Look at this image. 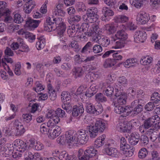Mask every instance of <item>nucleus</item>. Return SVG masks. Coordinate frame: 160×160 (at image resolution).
<instances>
[{
    "instance_id": "nucleus-1",
    "label": "nucleus",
    "mask_w": 160,
    "mask_h": 160,
    "mask_svg": "<svg viewBox=\"0 0 160 160\" xmlns=\"http://www.w3.org/2000/svg\"><path fill=\"white\" fill-rule=\"evenodd\" d=\"M145 101L142 99H138L133 101L131 103L130 106L124 107L118 104L116 101L113 102L112 106L115 107V112L117 113H123L124 116H136L141 113L143 110Z\"/></svg>"
},
{
    "instance_id": "nucleus-2",
    "label": "nucleus",
    "mask_w": 160,
    "mask_h": 160,
    "mask_svg": "<svg viewBox=\"0 0 160 160\" xmlns=\"http://www.w3.org/2000/svg\"><path fill=\"white\" fill-rule=\"evenodd\" d=\"M68 140H70L68 138L71 137L72 138V143L73 144H85L88 139V136L86 133V131L82 130L76 132L73 130H70L69 132L67 133Z\"/></svg>"
},
{
    "instance_id": "nucleus-3",
    "label": "nucleus",
    "mask_w": 160,
    "mask_h": 160,
    "mask_svg": "<svg viewBox=\"0 0 160 160\" xmlns=\"http://www.w3.org/2000/svg\"><path fill=\"white\" fill-rule=\"evenodd\" d=\"M50 18L53 24H55V25L58 35L61 37L63 35L66 28L65 25L62 21V18L54 15L52 16L51 17H50Z\"/></svg>"
},
{
    "instance_id": "nucleus-4",
    "label": "nucleus",
    "mask_w": 160,
    "mask_h": 160,
    "mask_svg": "<svg viewBox=\"0 0 160 160\" xmlns=\"http://www.w3.org/2000/svg\"><path fill=\"white\" fill-rule=\"evenodd\" d=\"M98 9L96 8L92 7L87 10L86 15H83L82 19L87 22L92 23L95 22L98 20Z\"/></svg>"
},
{
    "instance_id": "nucleus-5",
    "label": "nucleus",
    "mask_w": 160,
    "mask_h": 160,
    "mask_svg": "<svg viewBox=\"0 0 160 160\" xmlns=\"http://www.w3.org/2000/svg\"><path fill=\"white\" fill-rule=\"evenodd\" d=\"M110 143L106 144L105 148L103 150V152L106 154L112 157L117 158L119 154L116 148L111 147Z\"/></svg>"
},
{
    "instance_id": "nucleus-6",
    "label": "nucleus",
    "mask_w": 160,
    "mask_h": 160,
    "mask_svg": "<svg viewBox=\"0 0 160 160\" xmlns=\"http://www.w3.org/2000/svg\"><path fill=\"white\" fill-rule=\"evenodd\" d=\"M14 143L17 150L20 152H24L28 149V144L21 140L16 139Z\"/></svg>"
},
{
    "instance_id": "nucleus-7",
    "label": "nucleus",
    "mask_w": 160,
    "mask_h": 160,
    "mask_svg": "<svg viewBox=\"0 0 160 160\" xmlns=\"http://www.w3.org/2000/svg\"><path fill=\"white\" fill-rule=\"evenodd\" d=\"M128 38V34L125 31L123 30H120L117 32L115 36H112L111 41L115 42L117 39L122 41L126 40Z\"/></svg>"
},
{
    "instance_id": "nucleus-8",
    "label": "nucleus",
    "mask_w": 160,
    "mask_h": 160,
    "mask_svg": "<svg viewBox=\"0 0 160 160\" xmlns=\"http://www.w3.org/2000/svg\"><path fill=\"white\" fill-rule=\"evenodd\" d=\"M134 41L137 43L143 42L147 38V34L144 31H138L135 32L134 36Z\"/></svg>"
},
{
    "instance_id": "nucleus-9",
    "label": "nucleus",
    "mask_w": 160,
    "mask_h": 160,
    "mask_svg": "<svg viewBox=\"0 0 160 160\" xmlns=\"http://www.w3.org/2000/svg\"><path fill=\"white\" fill-rule=\"evenodd\" d=\"M159 124L160 122H158L155 123L154 120L152 118H149L143 121L142 126L144 127L145 129H148L150 128L154 127L155 125H156L157 127L160 126Z\"/></svg>"
},
{
    "instance_id": "nucleus-10",
    "label": "nucleus",
    "mask_w": 160,
    "mask_h": 160,
    "mask_svg": "<svg viewBox=\"0 0 160 160\" xmlns=\"http://www.w3.org/2000/svg\"><path fill=\"white\" fill-rule=\"evenodd\" d=\"M87 68V67L86 66L75 67L72 70L73 74L74 76V78H77L82 77Z\"/></svg>"
},
{
    "instance_id": "nucleus-11",
    "label": "nucleus",
    "mask_w": 160,
    "mask_h": 160,
    "mask_svg": "<svg viewBox=\"0 0 160 160\" xmlns=\"http://www.w3.org/2000/svg\"><path fill=\"white\" fill-rule=\"evenodd\" d=\"M44 30L48 32H51L56 30L55 25L51 21L50 17L47 18L44 24Z\"/></svg>"
},
{
    "instance_id": "nucleus-12",
    "label": "nucleus",
    "mask_w": 160,
    "mask_h": 160,
    "mask_svg": "<svg viewBox=\"0 0 160 160\" xmlns=\"http://www.w3.org/2000/svg\"><path fill=\"white\" fill-rule=\"evenodd\" d=\"M103 12L104 15L101 17V18L102 21L105 22L109 21L110 19V17L114 15L113 12L107 8H105L104 9H103Z\"/></svg>"
},
{
    "instance_id": "nucleus-13",
    "label": "nucleus",
    "mask_w": 160,
    "mask_h": 160,
    "mask_svg": "<svg viewBox=\"0 0 160 160\" xmlns=\"http://www.w3.org/2000/svg\"><path fill=\"white\" fill-rule=\"evenodd\" d=\"M40 22L39 20H34L28 18L26 21V27H28L30 29H34L38 26Z\"/></svg>"
},
{
    "instance_id": "nucleus-14",
    "label": "nucleus",
    "mask_w": 160,
    "mask_h": 160,
    "mask_svg": "<svg viewBox=\"0 0 160 160\" xmlns=\"http://www.w3.org/2000/svg\"><path fill=\"white\" fill-rule=\"evenodd\" d=\"M149 15L145 12H142L140 13L137 18V21H138L139 24H144L146 23L150 19Z\"/></svg>"
},
{
    "instance_id": "nucleus-15",
    "label": "nucleus",
    "mask_w": 160,
    "mask_h": 160,
    "mask_svg": "<svg viewBox=\"0 0 160 160\" xmlns=\"http://www.w3.org/2000/svg\"><path fill=\"white\" fill-rule=\"evenodd\" d=\"M139 134L137 132L132 133L130 135L128 138L130 144L132 145H135L139 143Z\"/></svg>"
},
{
    "instance_id": "nucleus-16",
    "label": "nucleus",
    "mask_w": 160,
    "mask_h": 160,
    "mask_svg": "<svg viewBox=\"0 0 160 160\" xmlns=\"http://www.w3.org/2000/svg\"><path fill=\"white\" fill-rule=\"evenodd\" d=\"M99 31L98 25L96 23L93 24L89 28V31L87 32V35L88 37H90L92 35H96L98 34Z\"/></svg>"
},
{
    "instance_id": "nucleus-17",
    "label": "nucleus",
    "mask_w": 160,
    "mask_h": 160,
    "mask_svg": "<svg viewBox=\"0 0 160 160\" xmlns=\"http://www.w3.org/2000/svg\"><path fill=\"white\" fill-rule=\"evenodd\" d=\"M58 158L60 160H75L76 158L75 156L69 155L65 151H63L61 152Z\"/></svg>"
},
{
    "instance_id": "nucleus-18",
    "label": "nucleus",
    "mask_w": 160,
    "mask_h": 160,
    "mask_svg": "<svg viewBox=\"0 0 160 160\" xmlns=\"http://www.w3.org/2000/svg\"><path fill=\"white\" fill-rule=\"evenodd\" d=\"M84 111V109L82 107L74 106L72 111V114L73 117H76L81 115Z\"/></svg>"
},
{
    "instance_id": "nucleus-19",
    "label": "nucleus",
    "mask_w": 160,
    "mask_h": 160,
    "mask_svg": "<svg viewBox=\"0 0 160 160\" xmlns=\"http://www.w3.org/2000/svg\"><path fill=\"white\" fill-rule=\"evenodd\" d=\"M69 132V130L66 132L65 133V136H61L60 137H59L57 139V142L60 144H63V143H72V138L71 137H70V138H68L70 139V140L69 142V140H68V136H67V133H68V132Z\"/></svg>"
},
{
    "instance_id": "nucleus-20",
    "label": "nucleus",
    "mask_w": 160,
    "mask_h": 160,
    "mask_svg": "<svg viewBox=\"0 0 160 160\" xmlns=\"http://www.w3.org/2000/svg\"><path fill=\"white\" fill-rule=\"evenodd\" d=\"M87 129L88 130L89 136L91 138H96L99 132L98 130L93 126H88Z\"/></svg>"
},
{
    "instance_id": "nucleus-21",
    "label": "nucleus",
    "mask_w": 160,
    "mask_h": 160,
    "mask_svg": "<svg viewBox=\"0 0 160 160\" xmlns=\"http://www.w3.org/2000/svg\"><path fill=\"white\" fill-rule=\"evenodd\" d=\"M106 136L105 135L103 134L99 137L94 142V147L99 148L102 146L105 143V139Z\"/></svg>"
},
{
    "instance_id": "nucleus-22",
    "label": "nucleus",
    "mask_w": 160,
    "mask_h": 160,
    "mask_svg": "<svg viewBox=\"0 0 160 160\" xmlns=\"http://www.w3.org/2000/svg\"><path fill=\"white\" fill-rule=\"evenodd\" d=\"M100 132L103 131L105 128V123L101 120H97L96 121L95 125L93 126Z\"/></svg>"
},
{
    "instance_id": "nucleus-23",
    "label": "nucleus",
    "mask_w": 160,
    "mask_h": 160,
    "mask_svg": "<svg viewBox=\"0 0 160 160\" xmlns=\"http://www.w3.org/2000/svg\"><path fill=\"white\" fill-rule=\"evenodd\" d=\"M84 152V154L86 156H88L89 158L95 156L98 152L97 151L95 150L93 147H89Z\"/></svg>"
},
{
    "instance_id": "nucleus-24",
    "label": "nucleus",
    "mask_w": 160,
    "mask_h": 160,
    "mask_svg": "<svg viewBox=\"0 0 160 160\" xmlns=\"http://www.w3.org/2000/svg\"><path fill=\"white\" fill-rule=\"evenodd\" d=\"M137 61H135L133 58H130L127 59L125 62H122L119 64H123L124 66L126 68H129L133 67L136 65Z\"/></svg>"
},
{
    "instance_id": "nucleus-25",
    "label": "nucleus",
    "mask_w": 160,
    "mask_h": 160,
    "mask_svg": "<svg viewBox=\"0 0 160 160\" xmlns=\"http://www.w3.org/2000/svg\"><path fill=\"white\" fill-rule=\"evenodd\" d=\"M153 61V58L148 56L142 57L140 60V63L143 65H149Z\"/></svg>"
},
{
    "instance_id": "nucleus-26",
    "label": "nucleus",
    "mask_w": 160,
    "mask_h": 160,
    "mask_svg": "<svg viewBox=\"0 0 160 160\" xmlns=\"http://www.w3.org/2000/svg\"><path fill=\"white\" fill-rule=\"evenodd\" d=\"M38 39L36 45V47L38 50H40L44 48L45 43V40L43 37V36L38 38Z\"/></svg>"
},
{
    "instance_id": "nucleus-27",
    "label": "nucleus",
    "mask_w": 160,
    "mask_h": 160,
    "mask_svg": "<svg viewBox=\"0 0 160 160\" xmlns=\"http://www.w3.org/2000/svg\"><path fill=\"white\" fill-rule=\"evenodd\" d=\"M149 142L148 138L146 135H142L139 137V143L142 146H145L147 145Z\"/></svg>"
},
{
    "instance_id": "nucleus-28",
    "label": "nucleus",
    "mask_w": 160,
    "mask_h": 160,
    "mask_svg": "<svg viewBox=\"0 0 160 160\" xmlns=\"http://www.w3.org/2000/svg\"><path fill=\"white\" fill-rule=\"evenodd\" d=\"M160 128V126L157 127L156 125L153 128H150L148 129H144L143 130V132H145V133L151 136L154 134V132L158 131Z\"/></svg>"
},
{
    "instance_id": "nucleus-29",
    "label": "nucleus",
    "mask_w": 160,
    "mask_h": 160,
    "mask_svg": "<svg viewBox=\"0 0 160 160\" xmlns=\"http://www.w3.org/2000/svg\"><path fill=\"white\" fill-rule=\"evenodd\" d=\"M114 90V89L112 86L108 85L106 88L104 90V94L107 97H111L113 95Z\"/></svg>"
},
{
    "instance_id": "nucleus-30",
    "label": "nucleus",
    "mask_w": 160,
    "mask_h": 160,
    "mask_svg": "<svg viewBox=\"0 0 160 160\" xmlns=\"http://www.w3.org/2000/svg\"><path fill=\"white\" fill-rule=\"evenodd\" d=\"M13 21L14 22L20 24L23 21V18L21 17L20 14L18 12H16L13 13Z\"/></svg>"
},
{
    "instance_id": "nucleus-31",
    "label": "nucleus",
    "mask_w": 160,
    "mask_h": 160,
    "mask_svg": "<svg viewBox=\"0 0 160 160\" xmlns=\"http://www.w3.org/2000/svg\"><path fill=\"white\" fill-rule=\"evenodd\" d=\"M97 90L95 88L91 86L86 92L85 95L88 97L90 98L96 93Z\"/></svg>"
},
{
    "instance_id": "nucleus-32",
    "label": "nucleus",
    "mask_w": 160,
    "mask_h": 160,
    "mask_svg": "<svg viewBox=\"0 0 160 160\" xmlns=\"http://www.w3.org/2000/svg\"><path fill=\"white\" fill-rule=\"evenodd\" d=\"M116 64L114 60L108 58L105 60L103 64V66L105 68H108L112 67Z\"/></svg>"
},
{
    "instance_id": "nucleus-33",
    "label": "nucleus",
    "mask_w": 160,
    "mask_h": 160,
    "mask_svg": "<svg viewBox=\"0 0 160 160\" xmlns=\"http://www.w3.org/2000/svg\"><path fill=\"white\" fill-rule=\"evenodd\" d=\"M78 157V159H76V160H89L90 159L88 156L84 154V152L82 149L79 150Z\"/></svg>"
},
{
    "instance_id": "nucleus-34",
    "label": "nucleus",
    "mask_w": 160,
    "mask_h": 160,
    "mask_svg": "<svg viewBox=\"0 0 160 160\" xmlns=\"http://www.w3.org/2000/svg\"><path fill=\"white\" fill-rule=\"evenodd\" d=\"M127 99V95L126 93H123L117 99V103L118 104L122 105L126 103Z\"/></svg>"
},
{
    "instance_id": "nucleus-35",
    "label": "nucleus",
    "mask_w": 160,
    "mask_h": 160,
    "mask_svg": "<svg viewBox=\"0 0 160 160\" xmlns=\"http://www.w3.org/2000/svg\"><path fill=\"white\" fill-rule=\"evenodd\" d=\"M7 3L4 1H0V10L1 12L7 13L10 12L9 10L7 8Z\"/></svg>"
},
{
    "instance_id": "nucleus-36",
    "label": "nucleus",
    "mask_w": 160,
    "mask_h": 160,
    "mask_svg": "<svg viewBox=\"0 0 160 160\" xmlns=\"http://www.w3.org/2000/svg\"><path fill=\"white\" fill-rule=\"evenodd\" d=\"M95 98L96 100L98 102H103L107 101V98L101 93H98L96 94Z\"/></svg>"
},
{
    "instance_id": "nucleus-37",
    "label": "nucleus",
    "mask_w": 160,
    "mask_h": 160,
    "mask_svg": "<svg viewBox=\"0 0 160 160\" xmlns=\"http://www.w3.org/2000/svg\"><path fill=\"white\" fill-rule=\"evenodd\" d=\"M120 151L125 149H129L130 148V147L129 145L127 144L126 140L125 138L122 137L120 139Z\"/></svg>"
},
{
    "instance_id": "nucleus-38",
    "label": "nucleus",
    "mask_w": 160,
    "mask_h": 160,
    "mask_svg": "<svg viewBox=\"0 0 160 160\" xmlns=\"http://www.w3.org/2000/svg\"><path fill=\"white\" fill-rule=\"evenodd\" d=\"M106 30L107 33L110 35L115 32L116 28L113 25L108 24L106 26Z\"/></svg>"
},
{
    "instance_id": "nucleus-39",
    "label": "nucleus",
    "mask_w": 160,
    "mask_h": 160,
    "mask_svg": "<svg viewBox=\"0 0 160 160\" xmlns=\"http://www.w3.org/2000/svg\"><path fill=\"white\" fill-rule=\"evenodd\" d=\"M14 134L15 136H21L25 132V130L23 125L14 129Z\"/></svg>"
},
{
    "instance_id": "nucleus-40",
    "label": "nucleus",
    "mask_w": 160,
    "mask_h": 160,
    "mask_svg": "<svg viewBox=\"0 0 160 160\" xmlns=\"http://www.w3.org/2000/svg\"><path fill=\"white\" fill-rule=\"evenodd\" d=\"M95 106L91 103H86V111L89 113L94 114Z\"/></svg>"
},
{
    "instance_id": "nucleus-41",
    "label": "nucleus",
    "mask_w": 160,
    "mask_h": 160,
    "mask_svg": "<svg viewBox=\"0 0 160 160\" xmlns=\"http://www.w3.org/2000/svg\"><path fill=\"white\" fill-rule=\"evenodd\" d=\"M99 44L104 47H107L110 43V40L107 38H102L98 40Z\"/></svg>"
},
{
    "instance_id": "nucleus-42",
    "label": "nucleus",
    "mask_w": 160,
    "mask_h": 160,
    "mask_svg": "<svg viewBox=\"0 0 160 160\" xmlns=\"http://www.w3.org/2000/svg\"><path fill=\"white\" fill-rule=\"evenodd\" d=\"M120 151L122 153L125 155L126 156L130 157L133 155L134 150L132 149L128 150V149H125Z\"/></svg>"
},
{
    "instance_id": "nucleus-43",
    "label": "nucleus",
    "mask_w": 160,
    "mask_h": 160,
    "mask_svg": "<svg viewBox=\"0 0 160 160\" xmlns=\"http://www.w3.org/2000/svg\"><path fill=\"white\" fill-rule=\"evenodd\" d=\"M50 128L47 127V125L45 123L42 124L40 126V131L41 133L44 134H47L48 133Z\"/></svg>"
},
{
    "instance_id": "nucleus-44",
    "label": "nucleus",
    "mask_w": 160,
    "mask_h": 160,
    "mask_svg": "<svg viewBox=\"0 0 160 160\" xmlns=\"http://www.w3.org/2000/svg\"><path fill=\"white\" fill-rule=\"evenodd\" d=\"M148 154L147 150L145 148L141 149L138 152V157L141 158H145Z\"/></svg>"
},
{
    "instance_id": "nucleus-45",
    "label": "nucleus",
    "mask_w": 160,
    "mask_h": 160,
    "mask_svg": "<svg viewBox=\"0 0 160 160\" xmlns=\"http://www.w3.org/2000/svg\"><path fill=\"white\" fill-rule=\"evenodd\" d=\"M94 110V114L98 115L101 113L103 110L102 105L101 104L98 103L95 106Z\"/></svg>"
},
{
    "instance_id": "nucleus-46",
    "label": "nucleus",
    "mask_w": 160,
    "mask_h": 160,
    "mask_svg": "<svg viewBox=\"0 0 160 160\" xmlns=\"http://www.w3.org/2000/svg\"><path fill=\"white\" fill-rule=\"evenodd\" d=\"M36 87L33 88V89L37 92H41L44 89V86H43L42 84L39 82H36L35 83Z\"/></svg>"
},
{
    "instance_id": "nucleus-47",
    "label": "nucleus",
    "mask_w": 160,
    "mask_h": 160,
    "mask_svg": "<svg viewBox=\"0 0 160 160\" xmlns=\"http://www.w3.org/2000/svg\"><path fill=\"white\" fill-rule=\"evenodd\" d=\"M93 43L89 42L87 43L85 46L82 48L81 52L82 53H84L85 52L91 49L93 45Z\"/></svg>"
},
{
    "instance_id": "nucleus-48",
    "label": "nucleus",
    "mask_w": 160,
    "mask_h": 160,
    "mask_svg": "<svg viewBox=\"0 0 160 160\" xmlns=\"http://www.w3.org/2000/svg\"><path fill=\"white\" fill-rule=\"evenodd\" d=\"M54 112L55 115L57 116L59 118H63L66 117L65 111L60 108H57Z\"/></svg>"
},
{
    "instance_id": "nucleus-49",
    "label": "nucleus",
    "mask_w": 160,
    "mask_h": 160,
    "mask_svg": "<svg viewBox=\"0 0 160 160\" xmlns=\"http://www.w3.org/2000/svg\"><path fill=\"white\" fill-rule=\"evenodd\" d=\"M62 108L68 113H70L72 112V107L69 102L64 103L62 105Z\"/></svg>"
},
{
    "instance_id": "nucleus-50",
    "label": "nucleus",
    "mask_w": 160,
    "mask_h": 160,
    "mask_svg": "<svg viewBox=\"0 0 160 160\" xmlns=\"http://www.w3.org/2000/svg\"><path fill=\"white\" fill-rule=\"evenodd\" d=\"M132 128V124L131 123H128L126 125L124 126L122 132L130 133Z\"/></svg>"
},
{
    "instance_id": "nucleus-51",
    "label": "nucleus",
    "mask_w": 160,
    "mask_h": 160,
    "mask_svg": "<svg viewBox=\"0 0 160 160\" xmlns=\"http://www.w3.org/2000/svg\"><path fill=\"white\" fill-rule=\"evenodd\" d=\"M125 46L124 41L119 40L115 42V48H121Z\"/></svg>"
},
{
    "instance_id": "nucleus-52",
    "label": "nucleus",
    "mask_w": 160,
    "mask_h": 160,
    "mask_svg": "<svg viewBox=\"0 0 160 160\" xmlns=\"http://www.w3.org/2000/svg\"><path fill=\"white\" fill-rule=\"evenodd\" d=\"M151 154L152 158H150V160H158L160 158L159 153L157 151H152Z\"/></svg>"
},
{
    "instance_id": "nucleus-53",
    "label": "nucleus",
    "mask_w": 160,
    "mask_h": 160,
    "mask_svg": "<svg viewBox=\"0 0 160 160\" xmlns=\"http://www.w3.org/2000/svg\"><path fill=\"white\" fill-rule=\"evenodd\" d=\"M93 52L95 53H100L102 51V48L101 45L96 44L92 48Z\"/></svg>"
},
{
    "instance_id": "nucleus-54",
    "label": "nucleus",
    "mask_w": 160,
    "mask_h": 160,
    "mask_svg": "<svg viewBox=\"0 0 160 160\" xmlns=\"http://www.w3.org/2000/svg\"><path fill=\"white\" fill-rule=\"evenodd\" d=\"M155 107V106L153 103L149 102L144 107L145 109L148 111H152Z\"/></svg>"
},
{
    "instance_id": "nucleus-55",
    "label": "nucleus",
    "mask_w": 160,
    "mask_h": 160,
    "mask_svg": "<svg viewBox=\"0 0 160 160\" xmlns=\"http://www.w3.org/2000/svg\"><path fill=\"white\" fill-rule=\"evenodd\" d=\"M65 13V12L63 10V9L55 10L53 15L55 16V17L58 16L63 17L64 16Z\"/></svg>"
},
{
    "instance_id": "nucleus-56",
    "label": "nucleus",
    "mask_w": 160,
    "mask_h": 160,
    "mask_svg": "<svg viewBox=\"0 0 160 160\" xmlns=\"http://www.w3.org/2000/svg\"><path fill=\"white\" fill-rule=\"evenodd\" d=\"M89 26L88 22L83 23H82L81 27L82 28V30L84 32V34L87 35V32L89 31Z\"/></svg>"
},
{
    "instance_id": "nucleus-57",
    "label": "nucleus",
    "mask_w": 160,
    "mask_h": 160,
    "mask_svg": "<svg viewBox=\"0 0 160 160\" xmlns=\"http://www.w3.org/2000/svg\"><path fill=\"white\" fill-rule=\"evenodd\" d=\"M33 147L37 150H40L43 148V145L40 142H34Z\"/></svg>"
},
{
    "instance_id": "nucleus-58",
    "label": "nucleus",
    "mask_w": 160,
    "mask_h": 160,
    "mask_svg": "<svg viewBox=\"0 0 160 160\" xmlns=\"http://www.w3.org/2000/svg\"><path fill=\"white\" fill-rule=\"evenodd\" d=\"M22 117L23 120L27 123L29 122L32 119V115L30 114H23Z\"/></svg>"
},
{
    "instance_id": "nucleus-59",
    "label": "nucleus",
    "mask_w": 160,
    "mask_h": 160,
    "mask_svg": "<svg viewBox=\"0 0 160 160\" xmlns=\"http://www.w3.org/2000/svg\"><path fill=\"white\" fill-rule=\"evenodd\" d=\"M48 133V137L51 139H53L58 136L53 129L52 130V129H50V130Z\"/></svg>"
},
{
    "instance_id": "nucleus-60",
    "label": "nucleus",
    "mask_w": 160,
    "mask_h": 160,
    "mask_svg": "<svg viewBox=\"0 0 160 160\" xmlns=\"http://www.w3.org/2000/svg\"><path fill=\"white\" fill-rule=\"evenodd\" d=\"M81 19V17L79 15H75L71 17L69 20V22L72 21L74 22H77L80 21Z\"/></svg>"
},
{
    "instance_id": "nucleus-61",
    "label": "nucleus",
    "mask_w": 160,
    "mask_h": 160,
    "mask_svg": "<svg viewBox=\"0 0 160 160\" xmlns=\"http://www.w3.org/2000/svg\"><path fill=\"white\" fill-rule=\"evenodd\" d=\"M9 12L5 13L3 16H5L4 22L6 23H10L13 20L12 17L9 15Z\"/></svg>"
},
{
    "instance_id": "nucleus-62",
    "label": "nucleus",
    "mask_w": 160,
    "mask_h": 160,
    "mask_svg": "<svg viewBox=\"0 0 160 160\" xmlns=\"http://www.w3.org/2000/svg\"><path fill=\"white\" fill-rule=\"evenodd\" d=\"M112 56L113 58L112 59L114 60L116 64L117 62V61L121 60L122 59V56L119 55L118 52L113 54Z\"/></svg>"
},
{
    "instance_id": "nucleus-63",
    "label": "nucleus",
    "mask_w": 160,
    "mask_h": 160,
    "mask_svg": "<svg viewBox=\"0 0 160 160\" xmlns=\"http://www.w3.org/2000/svg\"><path fill=\"white\" fill-rule=\"evenodd\" d=\"M143 3L142 0H135L133 5L137 8H139Z\"/></svg>"
},
{
    "instance_id": "nucleus-64",
    "label": "nucleus",
    "mask_w": 160,
    "mask_h": 160,
    "mask_svg": "<svg viewBox=\"0 0 160 160\" xmlns=\"http://www.w3.org/2000/svg\"><path fill=\"white\" fill-rule=\"evenodd\" d=\"M23 10L24 12L26 13H29L32 10V6H28V5L25 4L24 6Z\"/></svg>"
}]
</instances>
